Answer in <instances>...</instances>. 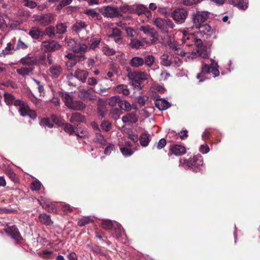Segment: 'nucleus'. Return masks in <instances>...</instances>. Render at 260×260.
<instances>
[{
	"mask_svg": "<svg viewBox=\"0 0 260 260\" xmlns=\"http://www.w3.org/2000/svg\"><path fill=\"white\" fill-rule=\"evenodd\" d=\"M153 23L157 28L161 30H165L166 28V27H165V19L160 17L153 18Z\"/></svg>",
	"mask_w": 260,
	"mask_h": 260,
	"instance_id": "obj_31",
	"label": "nucleus"
},
{
	"mask_svg": "<svg viewBox=\"0 0 260 260\" xmlns=\"http://www.w3.org/2000/svg\"><path fill=\"white\" fill-rule=\"evenodd\" d=\"M203 0H182V4L185 6H192L201 3Z\"/></svg>",
	"mask_w": 260,
	"mask_h": 260,
	"instance_id": "obj_54",
	"label": "nucleus"
},
{
	"mask_svg": "<svg viewBox=\"0 0 260 260\" xmlns=\"http://www.w3.org/2000/svg\"><path fill=\"white\" fill-rule=\"evenodd\" d=\"M54 16L51 13L43 14L42 20L40 23L42 26H46L51 24L54 21Z\"/></svg>",
	"mask_w": 260,
	"mask_h": 260,
	"instance_id": "obj_26",
	"label": "nucleus"
},
{
	"mask_svg": "<svg viewBox=\"0 0 260 260\" xmlns=\"http://www.w3.org/2000/svg\"><path fill=\"white\" fill-rule=\"evenodd\" d=\"M134 12L138 15H144L147 18H150L152 17V13L148 10V8L142 4H140L136 6H133Z\"/></svg>",
	"mask_w": 260,
	"mask_h": 260,
	"instance_id": "obj_15",
	"label": "nucleus"
},
{
	"mask_svg": "<svg viewBox=\"0 0 260 260\" xmlns=\"http://www.w3.org/2000/svg\"><path fill=\"white\" fill-rule=\"evenodd\" d=\"M101 224L102 228H119V224L117 222H113L109 220L102 221Z\"/></svg>",
	"mask_w": 260,
	"mask_h": 260,
	"instance_id": "obj_41",
	"label": "nucleus"
},
{
	"mask_svg": "<svg viewBox=\"0 0 260 260\" xmlns=\"http://www.w3.org/2000/svg\"><path fill=\"white\" fill-rule=\"evenodd\" d=\"M85 59L86 57L84 54H74V56L72 58H70V59L67 61L66 66L68 69L69 70H71L76 64L77 62H82Z\"/></svg>",
	"mask_w": 260,
	"mask_h": 260,
	"instance_id": "obj_16",
	"label": "nucleus"
},
{
	"mask_svg": "<svg viewBox=\"0 0 260 260\" xmlns=\"http://www.w3.org/2000/svg\"><path fill=\"white\" fill-rule=\"evenodd\" d=\"M139 141L143 147L147 146L150 141V135L146 132L143 133L139 138Z\"/></svg>",
	"mask_w": 260,
	"mask_h": 260,
	"instance_id": "obj_33",
	"label": "nucleus"
},
{
	"mask_svg": "<svg viewBox=\"0 0 260 260\" xmlns=\"http://www.w3.org/2000/svg\"><path fill=\"white\" fill-rule=\"evenodd\" d=\"M197 51L199 56L204 58L208 57L210 53L209 50L205 46H201Z\"/></svg>",
	"mask_w": 260,
	"mask_h": 260,
	"instance_id": "obj_38",
	"label": "nucleus"
},
{
	"mask_svg": "<svg viewBox=\"0 0 260 260\" xmlns=\"http://www.w3.org/2000/svg\"><path fill=\"white\" fill-rule=\"evenodd\" d=\"M38 201L40 203V205L44 209L45 205H49V204H52L48 200L45 199L44 198L41 197L40 200H38Z\"/></svg>",
	"mask_w": 260,
	"mask_h": 260,
	"instance_id": "obj_63",
	"label": "nucleus"
},
{
	"mask_svg": "<svg viewBox=\"0 0 260 260\" xmlns=\"http://www.w3.org/2000/svg\"><path fill=\"white\" fill-rule=\"evenodd\" d=\"M14 106L18 109L21 116L23 117L27 116L32 119L36 118L37 116L36 112L30 109L28 104L24 101L17 100L15 102Z\"/></svg>",
	"mask_w": 260,
	"mask_h": 260,
	"instance_id": "obj_4",
	"label": "nucleus"
},
{
	"mask_svg": "<svg viewBox=\"0 0 260 260\" xmlns=\"http://www.w3.org/2000/svg\"><path fill=\"white\" fill-rule=\"evenodd\" d=\"M167 44L170 48L173 51L176 50L180 46L174 38H170L169 40L167 41Z\"/></svg>",
	"mask_w": 260,
	"mask_h": 260,
	"instance_id": "obj_44",
	"label": "nucleus"
},
{
	"mask_svg": "<svg viewBox=\"0 0 260 260\" xmlns=\"http://www.w3.org/2000/svg\"><path fill=\"white\" fill-rule=\"evenodd\" d=\"M20 63L23 66H28V67H33L39 63V61L35 56H26L22 57L19 61Z\"/></svg>",
	"mask_w": 260,
	"mask_h": 260,
	"instance_id": "obj_18",
	"label": "nucleus"
},
{
	"mask_svg": "<svg viewBox=\"0 0 260 260\" xmlns=\"http://www.w3.org/2000/svg\"><path fill=\"white\" fill-rule=\"evenodd\" d=\"M188 15V11L183 8L176 9L172 13L173 20L178 24H182L185 22Z\"/></svg>",
	"mask_w": 260,
	"mask_h": 260,
	"instance_id": "obj_8",
	"label": "nucleus"
},
{
	"mask_svg": "<svg viewBox=\"0 0 260 260\" xmlns=\"http://www.w3.org/2000/svg\"><path fill=\"white\" fill-rule=\"evenodd\" d=\"M49 71L53 77L57 78L61 74L62 69L60 66L54 65L50 68Z\"/></svg>",
	"mask_w": 260,
	"mask_h": 260,
	"instance_id": "obj_32",
	"label": "nucleus"
},
{
	"mask_svg": "<svg viewBox=\"0 0 260 260\" xmlns=\"http://www.w3.org/2000/svg\"><path fill=\"white\" fill-rule=\"evenodd\" d=\"M51 120L52 121V123L56 124L58 126H61L64 125L63 120L59 117H58L57 116L54 115H52L51 116Z\"/></svg>",
	"mask_w": 260,
	"mask_h": 260,
	"instance_id": "obj_45",
	"label": "nucleus"
},
{
	"mask_svg": "<svg viewBox=\"0 0 260 260\" xmlns=\"http://www.w3.org/2000/svg\"><path fill=\"white\" fill-rule=\"evenodd\" d=\"M46 211L51 213H56L57 212V209L56 208L54 204H51L49 205H45V208Z\"/></svg>",
	"mask_w": 260,
	"mask_h": 260,
	"instance_id": "obj_62",
	"label": "nucleus"
},
{
	"mask_svg": "<svg viewBox=\"0 0 260 260\" xmlns=\"http://www.w3.org/2000/svg\"><path fill=\"white\" fill-rule=\"evenodd\" d=\"M199 28L201 32H203L204 34L209 32L211 31V27L208 24H202L200 27H196Z\"/></svg>",
	"mask_w": 260,
	"mask_h": 260,
	"instance_id": "obj_55",
	"label": "nucleus"
},
{
	"mask_svg": "<svg viewBox=\"0 0 260 260\" xmlns=\"http://www.w3.org/2000/svg\"><path fill=\"white\" fill-rule=\"evenodd\" d=\"M169 55L167 53H164L160 56V62L161 63L166 66L170 67L172 65V61L169 59Z\"/></svg>",
	"mask_w": 260,
	"mask_h": 260,
	"instance_id": "obj_39",
	"label": "nucleus"
},
{
	"mask_svg": "<svg viewBox=\"0 0 260 260\" xmlns=\"http://www.w3.org/2000/svg\"><path fill=\"white\" fill-rule=\"evenodd\" d=\"M41 122L44 125L47 126L50 128L52 127L53 126V123H52V121L51 120V117L50 118H46L42 119Z\"/></svg>",
	"mask_w": 260,
	"mask_h": 260,
	"instance_id": "obj_61",
	"label": "nucleus"
},
{
	"mask_svg": "<svg viewBox=\"0 0 260 260\" xmlns=\"http://www.w3.org/2000/svg\"><path fill=\"white\" fill-rule=\"evenodd\" d=\"M88 75V73L85 70H77L75 73V77L82 82H85Z\"/></svg>",
	"mask_w": 260,
	"mask_h": 260,
	"instance_id": "obj_30",
	"label": "nucleus"
},
{
	"mask_svg": "<svg viewBox=\"0 0 260 260\" xmlns=\"http://www.w3.org/2000/svg\"><path fill=\"white\" fill-rule=\"evenodd\" d=\"M186 152V149L184 146L181 145L173 144L169 146L168 154L169 157H171L173 155L178 156L184 154Z\"/></svg>",
	"mask_w": 260,
	"mask_h": 260,
	"instance_id": "obj_12",
	"label": "nucleus"
},
{
	"mask_svg": "<svg viewBox=\"0 0 260 260\" xmlns=\"http://www.w3.org/2000/svg\"><path fill=\"white\" fill-rule=\"evenodd\" d=\"M121 152L125 156H129L133 154V151L127 147L120 148Z\"/></svg>",
	"mask_w": 260,
	"mask_h": 260,
	"instance_id": "obj_58",
	"label": "nucleus"
},
{
	"mask_svg": "<svg viewBox=\"0 0 260 260\" xmlns=\"http://www.w3.org/2000/svg\"><path fill=\"white\" fill-rule=\"evenodd\" d=\"M99 143H100L104 149V153L106 155H110L114 148V145L109 143L106 140H104L103 136L99 135Z\"/></svg>",
	"mask_w": 260,
	"mask_h": 260,
	"instance_id": "obj_17",
	"label": "nucleus"
},
{
	"mask_svg": "<svg viewBox=\"0 0 260 260\" xmlns=\"http://www.w3.org/2000/svg\"><path fill=\"white\" fill-rule=\"evenodd\" d=\"M119 108L125 111H129L131 110V105L127 101L121 100Z\"/></svg>",
	"mask_w": 260,
	"mask_h": 260,
	"instance_id": "obj_46",
	"label": "nucleus"
},
{
	"mask_svg": "<svg viewBox=\"0 0 260 260\" xmlns=\"http://www.w3.org/2000/svg\"><path fill=\"white\" fill-rule=\"evenodd\" d=\"M88 224H91L92 225L93 224V221L88 217H83L78 222V224L80 226H85Z\"/></svg>",
	"mask_w": 260,
	"mask_h": 260,
	"instance_id": "obj_43",
	"label": "nucleus"
},
{
	"mask_svg": "<svg viewBox=\"0 0 260 260\" xmlns=\"http://www.w3.org/2000/svg\"><path fill=\"white\" fill-rule=\"evenodd\" d=\"M88 47L89 49L94 50L98 47V39L96 38H92L88 42Z\"/></svg>",
	"mask_w": 260,
	"mask_h": 260,
	"instance_id": "obj_56",
	"label": "nucleus"
},
{
	"mask_svg": "<svg viewBox=\"0 0 260 260\" xmlns=\"http://www.w3.org/2000/svg\"><path fill=\"white\" fill-rule=\"evenodd\" d=\"M142 45V42L136 39H132L129 43V46L134 49H139Z\"/></svg>",
	"mask_w": 260,
	"mask_h": 260,
	"instance_id": "obj_51",
	"label": "nucleus"
},
{
	"mask_svg": "<svg viewBox=\"0 0 260 260\" xmlns=\"http://www.w3.org/2000/svg\"><path fill=\"white\" fill-rule=\"evenodd\" d=\"M140 30L143 31L145 34L149 35L152 39L150 40L151 44H155L158 41V33L154 30L153 27L149 25H142L140 27Z\"/></svg>",
	"mask_w": 260,
	"mask_h": 260,
	"instance_id": "obj_10",
	"label": "nucleus"
},
{
	"mask_svg": "<svg viewBox=\"0 0 260 260\" xmlns=\"http://www.w3.org/2000/svg\"><path fill=\"white\" fill-rule=\"evenodd\" d=\"M69 121L70 122L74 124L82 123L85 121V116L80 113L75 112L72 114Z\"/></svg>",
	"mask_w": 260,
	"mask_h": 260,
	"instance_id": "obj_21",
	"label": "nucleus"
},
{
	"mask_svg": "<svg viewBox=\"0 0 260 260\" xmlns=\"http://www.w3.org/2000/svg\"><path fill=\"white\" fill-rule=\"evenodd\" d=\"M4 230L9 236L16 241H19L22 238L18 229H4Z\"/></svg>",
	"mask_w": 260,
	"mask_h": 260,
	"instance_id": "obj_22",
	"label": "nucleus"
},
{
	"mask_svg": "<svg viewBox=\"0 0 260 260\" xmlns=\"http://www.w3.org/2000/svg\"><path fill=\"white\" fill-rule=\"evenodd\" d=\"M101 127L103 131L108 132L111 128V123L108 121H104L101 124Z\"/></svg>",
	"mask_w": 260,
	"mask_h": 260,
	"instance_id": "obj_57",
	"label": "nucleus"
},
{
	"mask_svg": "<svg viewBox=\"0 0 260 260\" xmlns=\"http://www.w3.org/2000/svg\"><path fill=\"white\" fill-rule=\"evenodd\" d=\"M120 9L122 13H128L132 14L134 12L133 6H130L127 5H123L120 7Z\"/></svg>",
	"mask_w": 260,
	"mask_h": 260,
	"instance_id": "obj_53",
	"label": "nucleus"
},
{
	"mask_svg": "<svg viewBox=\"0 0 260 260\" xmlns=\"http://www.w3.org/2000/svg\"><path fill=\"white\" fill-rule=\"evenodd\" d=\"M144 59V63L149 67H151L154 62V57L151 55H147Z\"/></svg>",
	"mask_w": 260,
	"mask_h": 260,
	"instance_id": "obj_52",
	"label": "nucleus"
},
{
	"mask_svg": "<svg viewBox=\"0 0 260 260\" xmlns=\"http://www.w3.org/2000/svg\"><path fill=\"white\" fill-rule=\"evenodd\" d=\"M174 53L180 55L181 56H187V57L188 58V59H190V57H191V59H192L194 57H196L197 55V53L195 52H185L180 47V45L179 47H178V48L175 50L174 51Z\"/></svg>",
	"mask_w": 260,
	"mask_h": 260,
	"instance_id": "obj_23",
	"label": "nucleus"
},
{
	"mask_svg": "<svg viewBox=\"0 0 260 260\" xmlns=\"http://www.w3.org/2000/svg\"><path fill=\"white\" fill-rule=\"evenodd\" d=\"M211 62L210 64H208L204 62L202 63L201 72L197 76V78L200 82L204 81L206 79L205 75L206 74L211 73L214 75V77H218L219 75L217 63L213 59H211Z\"/></svg>",
	"mask_w": 260,
	"mask_h": 260,
	"instance_id": "obj_1",
	"label": "nucleus"
},
{
	"mask_svg": "<svg viewBox=\"0 0 260 260\" xmlns=\"http://www.w3.org/2000/svg\"><path fill=\"white\" fill-rule=\"evenodd\" d=\"M34 70V67H21L19 69H17L16 72L22 76H25L28 75Z\"/></svg>",
	"mask_w": 260,
	"mask_h": 260,
	"instance_id": "obj_35",
	"label": "nucleus"
},
{
	"mask_svg": "<svg viewBox=\"0 0 260 260\" xmlns=\"http://www.w3.org/2000/svg\"><path fill=\"white\" fill-rule=\"evenodd\" d=\"M87 25L83 21H77L72 27V29L73 31L79 32L80 31L85 29Z\"/></svg>",
	"mask_w": 260,
	"mask_h": 260,
	"instance_id": "obj_34",
	"label": "nucleus"
},
{
	"mask_svg": "<svg viewBox=\"0 0 260 260\" xmlns=\"http://www.w3.org/2000/svg\"><path fill=\"white\" fill-rule=\"evenodd\" d=\"M2 85L6 87H11L13 89H16L18 88L17 84L12 80H8L2 84Z\"/></svg>",
	"mask_w": 260,
	"mask_h": 260,
	"instance_id": "obj_59",
	"label": "nucleus"
},
{
	"mask_svg": "<svg viewBox=\"0 0 260 260\" xmlns=\"http://www.w3.org/2000/svg\"><path fill=\"white\" fill-rule=\"evenodd\" d=\"M6 174L9 177V178L14 182L16 183L18 181V178L16 176V174L12 170H6Z\"/></svg>",
	"mask_w": 260,
	"mask_h": 260,
	"instance_id": "obj_48",
	"label": "nucleus"
},
{
	"mask_svg": "<svg viewBox=\"0 0 260 260\" xmlns=\"http://www.w3.org/2000/svg\"><path fill=\"white\" fill-rule=\"evenodd\" d=\"M5 102L7 105H11L14 104L15 102L17 100L15 99V97L11 93L5 92L4 95Z\"/></svg>",
	"mask_w": 260,
	"mask_h": 260,
	"instance_id": "obj_36",
	"label": "nucleus"
},
{
	"mask_svg": "<svg viewBox=\"0 0 260 260\" xmlns=\"http://www.w3.org/2000/svg\"><path fill=\"white\" fill-rule=\"evenodd\" d=\"M123 123H136L138 121V117L135 112H132L126 114L122 117Z\"/></svg>",
	"mask_w": 260,
	"mask_h": 260,
	"instance_id": "obj_24",
	"label": "nucleus"
},
{
	"mask_svg": "<svg viewBox=\"0 0 260 260\" xmlns=\"http://www.w3.org/2000/svg\"><path fill=\"white\" fill-rule=\"evenodd\" d=\"M129 78L135 83L141 85V84L148 79L149 75L145 72L136 71L128 73Z\"/></svg>",
	"mask_w": 260,
	"mask_h": 260,
	"instance_id": "obj_6",
	"label": "nucleus"
},
{
	"mask_svg": "<svg viewBox=\"0 0 260 260\" xmlns=\"http://www.w3.org/2000/svg\"><path fill=\"white\" fill-rule=\"evenodd\" d=\"M13 47H12V44L11 43H9L7 45V47H6V50L3 51V53L4 55H6L8 54H11L13 53L14 52V50L12 49Z\"/></svg>",
	"mask_w": 260,
	"mask_h": 260,
	"instance_id": "obj_60",
	"label": "nucleus"
},
{
	"mask_svg": "<svg viewBox=\"0 0 260 260\" xmlns=\"http://www.w3.org/2000/svg\"><path fill=\"white\" fill-rule=\"evenodd\" d=\"M66 42L68 48L75 54H84L88 49V46L78 39H67Z\"/></svg>",
	"mask_w": 260,
	"mask_h": 260,
	"instance_id": "obj_3",
	"label": "nucleus"
},
{
	"mask_svg": "<svg viewBox=\"0 0 260 260\" xmlns=\"http://www.w3.org/2000/svg\"><path fill=\"white\" fill-rule=\"evenodd\" d=\"M40 221L46 225H50L52 223L50 217L46 214H41L39 217Z\"/></svg>",
	"mask_w": 260,
	"mask_h": 260,
	"instance_id": "obj_37",
	"label": "nucleus"
},
{
	"mask_svg": "<svg viewBox=\"0 0 260 260\" xmlns=\"http://www.w3.org/2000/svg\"><path fill=\"white\" fill-rule=\"evenodd\" d=\"M61 98L65 105L72 110L82 111L85 108V104L80 101H74L73 96L68 92H61Z\"/></svg>",
	"mask_w": 260,
	"mask_h": 260,
	"instance_id": "obj_2",
	"label": "nucleus"
},
{
	"mask_svg": "<svg viewBox=\"0 0 260 260\" xmlns=\"http://www.w3.org/2000/svg\"><path fill=\"white\" fill-rule=\"evenodd\" d=\"M129 65L134 68H139L144 64V59L139 56L133 57L129 61Z\"/></svg>",
	"mask_w": 260,
	"mask_h": 260,
	"instance_id": "obj_25",
	"label": "nucleus"
},
{
	"mask_svg": "<svg viewBox=\"0 0 260 260\" xmlns=\"http://www.w3.org/2000/svg\"><path fill=\"white\" fill-rule=\"evenodd\" d=\"M28 47V44L23 42L21 39H19L18 41L16 48H13L12 49L14 50V51H15L16 50L19 49L24 50L27 49Z\"/></svg>",
	"mask_w": 260,
	"mask_h": 260,
	"instance_id": "obj_47",
	"label": "nucleus"
},
{
	"mask_svg": "<svg viewBox=\"0 0 260 260\" xmlns=\"http://www.w3.org/2000/svg\"><path fill=\"white\" fill-rule=\"evenodd\" d=\"M43 37L45 35H47L51 39L56 38L55 28L52 25L46 27L45 30L43 31Z\"/></svg>",
	"mask_w": 260,
	"mask_h": 260,
	"instance_id": "obj_29",
	"label": "nucleus"
},
{
	"mask_svg": "<svg viewBox=\"0 0 260 260\" xmlns=\"http://www.w3.org/2000/svg\"><path fill=\"white\" fill-rule=\"evenodd\" d=\"M166 140L164 138H162L159 140L156 144V148L158 149H161L166 145Z\"/></svg>",
	"mask_w": 260,
	"mask_h": 260,
	"instance_id": "obj_64",
	"label": "nucleus"
},
{
	"mask_svg": "<svg viewBox=\"0 0 260 260\" xmlns=\"http://www.w3.org/2000/svg\"><path fill=\"white\" fill-rule=\"evenodd\" d=\"M102 51L104 54L107 56L114 55L116 53V51L114 49L110 48L107 45H104L103 46Z\"/></svg>",
	"mask_w": 260,
	"mask_h": 260,
	"instance_id": "obj_42",
	"label": "nucleus"
},
{
	"mask_svg": "<svg viewBox=\"0 0 260 260\" xmlns=\"http://www.w3.org/2000/svg\"><path fill=\"white\" fill-rule=\"evenodd\" d=\"M61 46L54 40H47L43 41L41 47L46 52H54L60 49Z\"/></svg>",
	"mask_w": 260,
	"mask_h": 260,
	"instance_id": "obj_9",
	"label": "nucleus"
},
{
	"mask_svg": "<svg viewBox=\"0 0 260 260\" xmlns=\"http://www.w3.org/2000/svg\"><path fill=\"white\" fill-rule=\"evenodd\" d=\"M63 130L66 133H68L69 135H71L75 133V127L73 126L69 123H64Z\"/></svg>",
	"mask_w": 260,
	"mask_h": 260,
	"instance_id": "obj_50",
	"label": "nucleus"
},
{
	"mask_svg": "<svg viewBox=\"0 0 260 260\" xmlns=\"http://www.w3.org/2000/svg\"><path fill=\"white\" fill-rule=\"evenodd\" d=\"M99 11L106 17L110 18L117 17L121 15L119 13L117 8L112 7L110 6L104 7Z\"/></svg>",
	"mask_w": 260,
	"mask_h": 260,
	"instance_id": "obj_14",
	"label": "nucleus"
},
{
	"mask_svg": "<svg viewBox=\"0 0 260 260\" xmlns=\"http://www.w3.org/2000/svg\"><path fill=\"white\" fill-rule=\"evenodd\" d=\"M122 31L117 27H113L111 30H109L107 36L112 39L116 44L121 45L123 44Z\"/></svg>",
	"mask_w": 260,
	"mask_h": 260,
	"instance_id": "obj_11",
	"label": "nucleus"
},
{
	"mask_svg": "<svg viewBox=\"0 0 260 260\" xmlns=\"http://www.w3.org/2000/svg\"><path fill=\"white\" fill-rule=\"evenodd\" d=\"M121 99L119 96L116 95L112 96L108 101H105L102 99H99V113H100V106H105L108 104L112 107H115L118 106L119 107Z\"/></svg>",
	"mask_w": 260,
	"mask_h": 260,
	"instance_id": "obj_13",
	"label": "nucleus"
},
{
	"mask_svg": "<svg viewBox=\"0 0 260 260\" xmlns=\"http://www.w3.org/2000/svg\"><path fill=\"white\" fill-rule=\"evenodd\" d=\"M186 166L192 171L197 172L203 164V158L200 155H197L190 158L189 160L184 159Z\"/></svg>",
	"mask_w": 260,
	"mask_h": 260,
	"instance_id": "obj_7",
	"label": "nucleus"
},
{
	"mask_svg": "<svg viewBox=\"0 0 260 260\" xmlns=\"http://www.w3.org/2000/svg\"><path fill=\"white\" fill-rule=\"evenodd\" d=\"M230 4L238 7L240 9L245 10L248 7V0H228Z\"/></svg>",
	"mask_w": 260,
	"mask_h": 260,
	"instance_id": "obj_20",
	"label": "nucleus"
},
{
	"mask_svg": "<svg viewBox=\"0 0 260 260\" xmlns=\"http://www.w3.org/2000/svg\"><path fill=\"white\" fill-rule=\"evenodd\" d=\"M43 30L38 27H32L29 31L28 35L34 39L41 40L43 39Z\"/></svg>",
	"mask_w": 260,
	"mask_h": 260,
	"instance_id": "obj_19",
	"label": "nucleus"
},
{
	"mask_svg": "<svg viewBox=\"0 0 260 260\" xmlns=\"http://www.w3.org/2000/svg\"><path fill=\"white\" fill-rule=\"evenodd\" d=\"M95 93L92 88H90L88 90L83 89L81 91V93L83 98L90 100L95 99L96 96Z\"/></svg>",
	"mask_w": 260,
	"mask_h": 260,
	"instance_id": "obj_28",
	"label": "nucleus"
},
{
	"mask_svg": "<svg viewBox=\"0 0 260 260\" xmlns=\"http://www.w3.org/2000/svg\"><path fill=\"white\" fill-rule=\"evenodd\" d=\"M209 17V13L207 11H198L192 15V20L194 27H200Z\"/></svg>",
	"mask_w": 260,
	"mask_h": 260,
	"instance_id": "obj_5",
	"label": "nucleus"
},
{
	"mask_svg": "<svg viewBox=\"0 0 260 260\" xmlns=\"http://www.w3.org/2000/svg\"><path fill=\"white\" fill-rule=\"evenodd\" d=\"M116 90L119 93H122L125 95H127L129 94V89L126 85L120 84L116 87Z\"/></svg>",
	"mask_w": 260,
	"mask_h": 260,
	"instance_id": "obj_40",
	"label": "nucleus"
},
{
	"mask_svg": "<svg viewBox=\"0 0 260 260\" xmlns=\"http://www.w3.org/2000/svg\"><path fill=\"white\" fill-rule=\"evenodd\" d=\"M67 31V26L63 23L57 24L56 26L55 32L56 34L61 35Z\"/></svg>",
	"mask_w": 260,
	"mask_h": 260,
	"instance_id": "obj_49",
	"label": "nucleus"
},
{
	"mask_svg": "<svg viewBox=\"0 0 260 260\" xmlns=\"http://www.w3.org/2000/svg\"><path fill=\"white\" fill-rule=\"evenodd\" d=\"M155 106L160 110H165L171 107V104L164 99L157 100L155 103Z\"/></svg>",
	"mask_w": 260,
	"mask_h": 260,
	"instance_id": "obj_27",
	"label": "nucleus"
}]
</instances>
